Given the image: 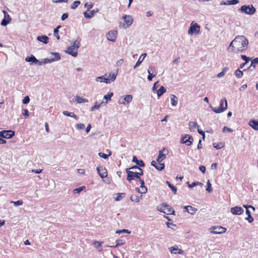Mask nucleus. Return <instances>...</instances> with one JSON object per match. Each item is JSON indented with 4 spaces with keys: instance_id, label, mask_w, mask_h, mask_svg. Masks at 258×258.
<instances>
[{
    "instance_id": "obj_1",
    "label": "nucleus",
    "mask_w": 258,
    "mask_h": 258,
    "mask_svg": "<svg viewBox=\"0 0 258 258\" xmlns=\"http://www.w3.org/2000/svg\"><path fill=\"white\" fill-rule=\"evenodd\" d=\"M248 45L247 39L244 36L236 37L230 43L228 50L236 53L245 51Z\"/></svg>"
},
{
    "instance_id": "obj_2",
    "label": "nucleus",
    "mask_w": 258,
    "mask_h": 258,
    "mask_svg": "<svg viewBox=\"0 0 258 258\" xmlns=\"http://www.w3.org/2000/svg\"><path fill=\"white\" fill-rule=\"evenodd\" d=\"M123 21V22L120 21L119 22V27L121 29H126L130 27L134 22V19L130 15H124L121 18Z\"/></svg>"
},
{
    "instance_id": "obj_3",
    "label": "nucleus",
    "mask_w": 258,
    "mask_h": 258,
    "mask_svg": "<svg viewBox=\"0 0 258 258\" xmlns=\"http://www.w3.org/2000/svg\"><path fill=\"white\" fill-rule=\"evenodd\" d=\"M157 210L158 211L163 212L167 215H169V214L175 215V211L173 209V208L170 207L168 205H167L166 203H163L162 204L158 206L157 208Z\"/></svg>"
},
{
    "instance_id": "obj_4",
    "label": "nucleus",
    "mask_w": 258,
    "mask_h": 258,
    "mask_svg": "<svg viewBox=\"0 0 258 258\" xmlns=\"http://www.w3.org/2000/svg\"><path fill=\"white\" fill-rule=\"evenodd\" d=\"M139 170L140 171V173H136L134 171H130V169H126L125 171L127 174L126 179L131 182L132 180L135 178L137 179L139 176L143 175V171L141 168H139Z\"/></svg>"
},
{
    "instance_id": "obj_5",
    "label": "nucleus",
    "mask_w": 258,
    "mask_h": 258,
    "mask_svg": "<svg viewBox=\"0 0 258 258\" xmlns=\"http://www.w3.org/2000/svg\"><path fill=\"white\" fill-rule=\"evenodd\" d=\"M241 13L252 15L256 12L255 8L252 5H243L239 10Z\"/></svg>"
},
{
    "instance_id": "obj_6",
    "label": "nucleus",
    "mask_w": 258,
    "mask_h": 258,
    "mask_svg": "<svg viewBox=\"0 0 258 258\" xmlns=\"http://www.w3.org/2000/svg\"><path fill=\"white\" fill-rule=\"evenodd\" d=\"M227 108V102L226 98L223 99L220 101V107L218 108L212 107L213 111L216 113H220L224 112Z\"/></svg>"
},
{
    "instance_id": "obj_7",
    "label": "nucleus",
    "mask_w": 258,
    "mask_h": 258,
    "mask_svg": "<svg viewBox=\"0 0 258 258\" xmlns=\"http://www.w3.org/2000/svg\"><path fill=\"white\" fill-rule=\"evenodd\" d=\"M200 31V26L197 23L192 22L188 30V34L189 35L198 34Z\"/></svg>"
},
{
    "instance_id": "obj_8",
    "label": "nucleus",
    "mask_w": 258,
    "mask_h": 258,
    "mask_svg": "<svg viewBox=\"0 0 258 258\" xmlns=\"http://www.w3.org/2000/svg\"><path fill=\"white\" fill-rule=\"evenodd\" d=\"M51 54L53 56H55V58H45L43 59V63L44 64L47 63H50L53 61H57L60 59V55L58 52H51Z\"/></svg>"
},
{
    "instance_id": "obj_9",
    "label": "nucleus",
    "mask_w": 258,
    "mask_h": 258,
    "mask_svg": "<svg viewBox=\"0 0 258 258\" xmlns=\"http://www.w3.org/2000/svg\"><path fill=\"white\" fill-rule=\"evenodd\" d=\"M168 150L164 148L159 151V155L157 158L156 161L158 163H160L165 159L166 155L168 154Z\"/></svg>"
},
{
    "instance_id": "obj_10",
    "label": "nucleus",
    "mask_w": 258,
    "mask_h": 258,
    "mask_svg": "<svg viewBox=\"0 0 258 258\" xmlns=\"http://www.w3.org/2000/svg\"><path fill=\"white\" fill-rule=\"evenodd\" d=\"M211 232L213 234H222L226 231V229L222 226H214L210 228Z\"/></svg>"
},
{
    "instance_id": "obj_11",
    "label": "nucleus",
    "mask_w": 258,
    "mask_h": 258,
    "mask_svg": "<svg viewBox=\"0 0 258 258\" xmlns=\"http://www.w3.org/2000/svg\"><path fill=\"white\" fill-rule=\"evenodd\" d=\"M133 99V97L131 95H127L119 97L118 99V103L124 104L130 103Z\"/></svg>"
},
{
    "instance_id": "obj_12",
    "label": "nucleus",
    "mask_w": 258,
    "mask_h": 258,
    "mask_svg": "<svg viewBox=\"0 0 258 258\" xmlns=\"http://www.w3.org/2000/svg\"><path fill=\"white\" fill-rule=\"evenodd\" d=\"M15 135V132L12 130L3 131L0 132V137L3 138L11 139Z\"/></svg>"
},
{
    "instance_id": "obj_13",
    "label": "nucleus",
    "mask_w": 258,
    "mask_h": 258,
    "mask_svg": "<svg viewBox=\"0 0 258 258\" xmlns=\"http://www.w3.org/2000/svg\"><path fill=\"white\" fill-rule=\"evenodd\" d=\"M117 73H109L108 75L107 74V76L105 77V83L106 84H109L116 79Z\"/></svg>"
},
{
    "instance_id": "obj_14",
    "label": "nucleus",
    "mask_w": 258,
    "mask_h": 258,
    "mask_svg": "<svg viewBox=\"0 0 258 258\" xmlns=\"http://www.w3.org/2000/svg\"><path fill=\"white\" fill-rule=\"evenodd\" d=\"M97 171L100 176L104 178L107 176V171L105 168L103 167L102 166H98L97 167Z\"/></svg>"
},
{
    "instance_id": "obj_15",
    "label": "nucleus",
    "mask_w": 258,
    "mask_h": 258,
    "mask_svg": "<svg viewBox=\"0 0 258 258\" xmlns=\"http://www.w3.org/2000/svg\"><path fill=\"white\" fill-rule=\"evenodd\" d=\"M117 32L116 31L113 30L109 31L107 34V39L108 40L112 42H115L116 39Z\"/></svg>"
},
{
    "instance_id": "obj_16",
    "label": "nucleus",
    "mask_w": 258,
    "mask_h": 258,
    "mask_svg": "<svg viewBox=\"0 0 258 258\" xmlns=\"http://www.w3.org/2000/svg\"><path fill=\"white\" fill-rule=\"evenodd\" d=\"M193 138L191 136L189 135H185L182 137L181 143L185 144L187 146H190L192 144Z\"/></svg>"
},
{
    "instance_id": "obj_17",
    "label": "nucleus",
    "mask_w": 258,
    "mask_h": 258,
    "mask_svg": "<svg viewBox=\"0 0 258 258\" xmlns=\"http://www.w3.org/2000/svg\"><path fill=\"white\" fill-rule=\"evenodd\" d=\"M231 212L235 215H240L243 213L244 209L238 206H236L231 208Z\"/></svg>"
},
{
    "instance_id": "obj_18",
    "label": "nucleus",
    "mask_w": 258,
    "mask_h": 258,
    "mask_svg": "<svg viewBox=\"0 0 258 258\" xmlns=\"http://www.w3.org/2000/svg\"><path fill=\"white\" fill-rule=\"evenodd\" d=\"M248 125L254 130L258 131V120H250L248 122Z\"/></svg>"
},
{
    "instance_id": "obj_19",
    "label": "nucleus",
    "mask_w": 258,
    "mask_h": 258,
    "mask_svg": "<svg viewBox=\"0 0 258 258\" xmlns=\"http://www.w3.org/2000/svg\"><path fill=\"white\" fill-rule=\"evenodd\" d=\"M67 53H68V54L72 55L73 56H74V57H76L78 55V51L77 50H76L74 47H73L72 46H69L68 49H67V50L66 51Z\"/></svg>"
},
{
    "instance_id": "obj_20",
    "label": "nucleus",
    "mask_w": 258,
    "mask_h": 258,
    "mask_svg": "<svg viewBox=\"0 0 258 258\" xmlns=\"http://www.w3.org/2000/svg\"><path fill=\"white\" fill-rule=\"evenodd\" d=\"M169 251L171 253H174V254H183L184 253V251L183 250L178 249V248H175L174 247H171L169 248Z\"/></svg>"
},
{
    "instance_id": "obj_21",
    "label": "nucleus",
    "mask_w": 258,
    "mask_h": 258,
    "mask_svg": "<svg viewBox=\"0 0 258 258\" xmlns=\"http://www.w3.org/2000/svg\"><path fill=\"white\" fill-rule=\"evenodd\" d=\"M184 208L186 209L185 211L191 215H194L198 210L197 209L190 206H184Z\"/></svg>"
},
{
    "instance_id": "obj_22",
    "label": "nucleus",
    "mask_w": 258,
    "mask_h": 258,
    "mask_svg": "<svg viewBox=\"0 0 258 258\" xmlns=\"http://www.w3.org/2000/svg\"><path fill=\"white\" fill-rule=\"evenodd\" d=\"M25 61L27 62H31L32 63H34L35 64L36 62H38V60L32 54L30 56L26 57L25 58Z\"/></svg>"
},
{
    "instance_id": "obj_23",
    "label": "nucleus",
    "mask_w": 258,
    "mask_h": 258,
    "mask_svg": "<svg viewBox=\"0 0 258 258\" xmlns=\"http://www.w3.org/2000/svg\"><path fill=\"white\" fill-rule=\"evenodd\" d=\"M37 39L44 44H47L48 42L49 38L46 35H42L37 37Z\"/></svg>"
},
{
    "instance_id": "obj_24",
    "label": "nucleus",
    "mask_w": 258,
    "mask_h": 258,
    "mask_svg": "<svg viewBox=\"0 0 258 258\" xmlns=\"http://www.w3.org/2000/svg\"><path fill=\"white\" fill-rule=\"evenodd\" d=\"M146 55V53H143L140 56L138 60L137 61V62H136V64L134 67V69H136L140 65V64L142 62Z\"/></svg>"
},
{
    "instance_id": "obj_25",
    "label": "nucleus",
    "mask_w": 258,
    "mask_h": 258,
    "mask_svg": "<svg viewBox=\"0 0 258 258\" xmlns=\"http://www.w3.org/2000/svg\"><path fill=\"white\" fill-rule=\"evenodd\" d=\"M170 99L172 105L176 106L178 103V98L175 95L171 94Z\"/></svg>"
},
{
    "instance_id": "obj_26",
    "label": "nucleus",
    "mask_w": 258,
    "mask_h": 258,
    "mask_svg": "<svg viewBox=\"0 0 258 258\" xmlns=\"http://www.w3.org/2000/svg\"><path fill=\"white\" fill-rule=\"evenodd\" d=\"M132 161L135 162L140 167H144L145 164L142 160H139L136 156H133Z\"/></svg>"
},
{
    "instance_id": "obj_27",
    "label": "nucleus",
    "mask_w": 258,
    "mask_h": 258,
    "mask_svg": "<svg viewBox=\"0 0 258 258\" xmlns=\"http://www.w3.org/2000/svg\"><path fill=\"white\" fill-rule=\"evenodd\" d=\"M96 12H98L97 9L96 11L95 10H93L89 13L84 12V15L86 18L90 19L91 18Z\"/></svg>"
},
{
    "instance_id": "obj_28",
    "label": "nucleus",
    "mask_w": 258,
    "mask_h": 258,
    "mask_svg": "<svg viewBox=\"0 0 258 258\" xmlns=\"http://www.w3.org/2000/svg\"><path fill=\"white\" fill-rule=\"evenodd\" d=\"M239 3L238 0H231V1H227L226 2H222L220 5H236Z\"/></svg>"
},
{
    "instance_id": "obj_29",
    "label": "nucleus",
    "mask_w": 258,
    "mask_h": 258,
    "mask_svg": "<svg viewBox=\"0 0 258 258\" xmlns=\"http://www.w3.org/2000/svg\"><path fill=\"white\" fill-rule=\"evenodd\" d=\"M142 199V196L140 197H139L137 195H132L130 197V200L133 201L135 202L136 203H139L140 201Z\"/></svg>"
},
{
    "instance_id": "obj_30",
    "label": "nucleus",
    "mask_w": 258,
    "mask_h": 258,
    "mask_svg": "<svg viewBox=\"0 0 258 258\" xmlns=\"http://www.w3.org/2000/svg\"><path fill=\"white\" fill-rule=\"evenodd\" d=\"M102 243H103V242L95 241H94L93 245L95 247L98 248V251L99 252H101L103 250L102 248H101V246Z\"/></svg>"
},
{
    "instance_id": "obj_31",
    "label": "nucleus",
    "mask_w": 258,
    "mask_h": 258,
    "mask_svg": "<svg viewBox=\"0 0 258 258\" xmlns=\"http://www.w3.org/2000/svg\"><path fill=\"white\" fill-rule=\"evenodd\" d=\"M166 92V89L164 86H161L157 90V94L158 97L161 96L164 93Z\"/></svg>"
},
{
    "instance_id": "obj_32",
    "label": "nucleus",
    "mask_w": 258,
    "mask_h": 258,
    "mask_svg": "<svg viewBox=\"0 0 258 258\" xmlns=\"http://www.w3.org/2000/svg\"><path fill=\"white\" fill-rule=\"evenodd\" d=\"M197 123L194 121H190L188 124L189 129L191 132H194L196 131V128Z\"/></svg>"
},
{
    "instance_id": "obj_33",
    "label": "nucleus",
    "mask_w": 258,
    "mask_h": 258,
    "mask_svg": "<svg viewBox=\"0 0 258 258\" xmlns=\"http://www.w3.org/2000/svg\"><path fill=\"white\" fill-rule=\"evenodd\" d=\"M62 114L66 116L73 117L75 119H76V120H77L78 119L77 116L76 115H75L74 112H68L67 111H64L62 112Z\"/></svg>"
},
{
    "instance_id": "obj_34",
    "label": "nucleus",
    "mask_w": 258,
    "mask_h": 258,
    "mask_svg": "<svg viewBox=\"0 0 258 258\" xmlns=\"http://www.w3.org/2000/svg\"><path fill=\"white\" fill-rule=\"evenodd\" d=\"M115 195H116V197L114 198L115 201H120L125 197V193H117V194H116Z\"/></svg>"
},
{
    "instance_id": "obj_35",
    "label": "nucleus",
    "mask_w": 258,
    "mask_h": 258,
    "mask_svg": "<svg viewBox=\"0 0 258 258\" xmlns=\"http://www.w3.org/2000/svg\"><path fill=\"white\" fill-rule=\"evenodd\" d=\"M125 243V240L122 239H119L116 240V244L114 246H109L107 245V247H110L112 248H116L117 247L120 245H122Z\"/></svg>"
},
{
    "instance_id": "obj_36",
    "label": "nucleus",
    "mask_w": 258,
    "mask_h": 258,
    "mask_svg": "<svg viewBox=\"0 0 258 258\" xmlns=\"http://www.w3.org/2000/svg\"><path fill=\"white\" fill-rule=\"evenodd\" d=\"M246 71V70H244L243 71H241L240 69H238L235 72V76L238 79L241 78L243 75V72Z\"/></svg>"
},
{
    "instance_id": "obj_37",
    "label": "nucleus",
    "mask_w": 258,
    "mask_h": 258,
    "mask_svg": "<svg viewBox=\"0 0 258 258\" xmlns=\"http://www.w3.org/2000/svg\"><path fill=\"white\" fill-rule=\"evenodd\" d=\"M103 103H104L103 101H102L100 103H98V102H96L95 105L91 107V111H94L96 109H98L100 107L101 105L103 104Z\"/></svg>"
},
{
    "instance_id": "obj_38",
    "label": "nucleus",
    "mask_w": 258,
    "mask_h": 258,
    "mask_svg": "<svg viewBox=\"0 0 258 258\" xmlns=\"http://www.w3.org/2000/svg\"><path fill=\"white\" fill-rule=\"evenodd\" d=\"M76 101L78 103H86V102H88V100L86 99H84L79 96H77L76 97Z\"/></svg>"
},
{
    "instance_id": "obj_39",
    "label": "nucleus",
    "mask_w": 258,
    "mask_h": 258,
    "mask_svg": "<svg viewBox=\"0 0 258 258\" xmlns=\"http://www.w3.org/2000/svg\"><path fill=\"white\" fill-rule=\"evenodd\" d=\"M7 18H8V20H6V17H5V18L2 21L1 23V25L5 26L8 25V24L11 20V18L9 15H7Z\"/></svg>"
},
{
    "instance_id": "obj_40",
    "label": "nucleus",
    "mask_w": 258,
    "mask_h": 258,
    "mask_svg": "<svg viewBox=\"0 0 258 258\" xmlns=\"http://www.w3.org/2000/svg\"><path fill=\"white\" fill-rule=\"evenodd\" d=\"M256 64H258V57L252 60L250 66L248 68V69H250L251 68H253V69H254Z\"/></svg>"
},
{
    "instance_id": "obj_41",
    "label": "nucleus",
    "mask_w": 258,
    "mask_h": 258,
    "mask_svg": "<svg viewBox=\"0 0 258 258\" xmlns=\"http://www.w3.org/2000/svg\"><path fill=\"white\" fill-rule=\"evenodd\" d=\"M229 70V68L228 67H225L223 69V70L221 72H220V73H219L217 76V77L218 78H221L222 77H223L225 73Z\"/></svg>"
},
{
    "instance_id": "obj_42",
    "label": "nucleus",
    "mask_w": 258,
    "mask_h": 258,
    "mask_svg": "<svg viewBox=\"0 0 258 258\" xmlns=\"http://www.w3.org/2000/svg\"><path fill=\"white\" fill-rule=\"evenodd\" d=\"M166 183L168 184V186L170 188V189L172 190L174 194H176L177 192V188L175 186H174L173 184H172L169 181H167Z\"/></svg>"
},
{
    "instance_id": "obj_43",
    "label": "nucleus",
    "mask_w": 258,
    "mask_h": 258,
    "mask_svg": "<svg viewBox=\"0 0 258 258\" xmlns=\"http://www.w3.org/2000/svg\"><path fill=\"white\" fill-rule=\"evenodd\" d=\"M187 184H188V187L189 188H192V187H195V186L198 185H200L201 186L203 185V183H202L201 182H194L191 184H189V182H187Z\"/></svg>"
},
{
    "instance_id": "obj_44",
    "label": "nucleus",
    "mask_w": 258,
    "mask_h": 258,
    "mask_svg": "<svg viewBox=\"0 0 258 258\" xmlns=\"http://www.w3.org/2000/svg\"><path fill=\"white\" fill-rule=\"evenodd\" d=\"M85 188V186H82L79 188H76L73 190V192L75 194H78L80 193L82 191H83Z\"/></svg>"
},
{
    "instance_id": "obj_45",
    "label": "nucleus",
    "mask_w": 258,
    "mask_h": 258,
    "mask_svg": "<svg viewBox=\"0 0 258 258\" xmlns=\"http://www.w3.org/2000/svg\"><path fill=\"white\" fill-rule=\"evenodd\" d=\"M213 147L217 149H222L224 147V144L222 143H215L213 144Z\"/></svg>"
},
{
    "instance_id": "obj_46",
    "label": "nucleus",
    "mask_w": 258,
    "mask_h": 258,
    "mask_svg": "<svg viewBox=\"0 0 258 258\" xmlns=\"http://www.w3.org/2000/svg\"><path fill=\"white\" fill-rule=\"evenodd\" d=\"M148 73L149 74H155L156 73V69L155 67L151 66L149 67V69H148Z\"/></svg>"
},
{
    "instance_id": "obj_47",
    "label": "nucleus",
    "mask_w": 258,
    "mask_h": 258,
    "mask_svg": "<svg viewBox=\"0 0 258 258\" xmlns=\"http://www.w3.org/2000/svg\"><path fill=\"white\" fill-rule=\"evenodd\" d=\"M80 41H79L77 40L74 42V44L71 46L74 47V49L78 51V49L80 47Z\"/></svg>"
},
{
    "instance_id": "obj_48",
    "label": "nucleus",
    "mask_w": 258,
    "mask_h": 258,
    "mask_svg": "<svg viewBox=\"0 0 258 258\" xmlns=\"http://www.w3.org/2000/svg\"><path fill=\"white\" fill-rule=\"evenodd\" d=\"M61 27L60 26H58L54 30V35L56 37L57 40L60 39L59 35H58V29Z\"/></svg>"
},
{
    "instance_id": "obj_49",
    "label": "nucleus",
    "mask_w": 258,
    "mask_h": 258,
    "mask_svg": "<svg viewBox=\"0 0 258 258\" xmlns=\"http://www.w3.org/2000/svg\"><path fill=\"white\" fill-rule=\"evenodd\" d=\"M107 76V74H105L104 75L100 77H97L96 78V81L99 82H104L105 83V77Z\"/></svg>"
},
{
    "instance_id": "obj_50",
    "label": "nucleus",
    "mask_w": 258,
    "mask_h": 258,
    "mask_svg": "<svg viewBox=\"0 0 258 258\" xmlns=\"http://www.w3.org/2000/svg\"><path fill=\"white\" fill-rule=\"evenodd\" d=\"M10 203L13 204L15 206H19L22 205L23 204V202L22 200H18L16 202L11 201Z\"/></svg>"
},
{
    "instance_id": "obj_51",
    "label": "nucleus",
    "mask_w": 258,
    "mask_h": 258,
    "mask_svg": "<svg viewBox=\"0 0 258 258\" xmlns=\"http://www.w3.org/2000/svg\"><path fill=\"white\" fill-rule=\"evenodd\" d=\"M113 96V93L110 92L108 93L107 95H105L104 96V98L106 100L105 103H107L108 100L111 99V97Z\"/></svg>"
},
{
    "instance_id": "obj_52",
    "label": "nucleus",
    "mask_w": 258,
    "mask_h": 258,
    "mask_svg": "<svg viewBox=\"0 0 258 258\" xmlns=\"http://www.w3.org/2000/svg\"><path fill=\"white\" fill-rule=\"evenodd\" d=\"M80 2L79 1H76L74 2L71 7V9H75L76 8H77L78 7V6L80 5Z\"/></svg>"
},
{
    "instance_id": "obj_53",
    "label": "nucleus",
    "mask_w": 258,
    "mask_h": 258,
    "mask_svg": "<svg viewBox=\"0 0 258 258\" xmlns=\"http://www.w3.org/2000/svg\"><path fill=\"white\" fill-rule=\"evenodd\" d=\"M159 163V164L156 165V169H157L159 171L162 170L164 168V167H165L164 164V163H161V162L160 163Z\"/></svg>"
},
{
    "instance_id": "obj_54",
    "label": "nucleus",
    "mask_w": 258,
    "mask_h": 258,
    "mask_svg": "<svg viewBox=\"0 0 258 258\" xmlns=\"http://www.w3.org/2000/svg\"><path fill=\"white\" fill-rule=\"evenodd\" d=\"M206 190L209 193H210L212 191L213 189L212 187V185L210 183L209 181H208L207 182V187L206 188Z\"/></svg>"
},
{
    "instance_id": "obj_55",
    "label": "nucleus",
    "mask_w": 258,
    "mask_h": 258,
    "mask_svg": "<svg viewBox=\"0 0 258 258\" xmlns=\"http://www.w3.org/2000/svg\"><path fill=\"white\" fill-rule=\"evenodd\" d=\"M76 128L77 130H83L85 128V125L83 123H78L76 125Z\"/></svg>"
},
{
    "instance_id": "obj_56",
    "label": "nucleus",
    "mask_w": 258,
    "mask_h": 258,
    "mask_svg": "<svg viewBox=\"0 0 258 258\" xmlns=\"http://www.w3.org/2000/svg\"><path fill=\"white\" fill-rule=\"evenodd\" d=\"M98 155L103 158V159H108L109 156L107 154H105L104 153H101V152H100L98 153Z\"/></svg>"
},
{
    "instance_id": "obj_57",
    "label": "nucleus",
    "mask_w": 258,
    "mask_h": 258,
    "mask_svg": "<svg viewBox=\"0 0 258 258\" xmlns=\"http://www.w3.org/2000/svg\"><path fill=\"white\" fill-rule=\"evenodd\" d=\"M29 101H30V98L28 96H27L25 97L23 99V103L26 104H28L29 102Z\"/></svg>"
},
{
    "instance_id": "obj_58",
    "label": "nucleus",
    "mask_w": 258,
    "mask_h": 258,
    "mask_svg": "<svg viewBox=\"0 0 258 258\" xmlns=\"http://www.w3.org/2000/svg\"><path fill=\"white\" fill-rule=\"evenodd\" d=\"M140 187L141 188L140 194H144L147 192V188L145 185H144V186L143 187Z\"/></svg>"
},
{
    "instance_id": "obj_59",
    "label": "nucleus",
    "mask_w": 258,
    "mask_h": 258,
    "mask_svg": "<svg viewBox=\"0 0 258 258\" xmlns=\"http://www.w3.org/2000/svg\"><path fill=\"white\" fill-rule=\"evenodd\" d=\"M85 7L87 8L88 10H89L90 9H91L93 7V4L91 3H86L85 4Z\"/></svg>"
},
{
    "instance_id": "obj_60",
    "label": "nucleus",
    "mask_w": 258,
    "mask_h": 258,
    "mask_svg": "<svg viewBox=\"0 0 258 258\" xmlns=\"http://www.w3.org/2000/svg\"><path fill=\"white\" fill-rule=\"evenodd\" d=\"M241 57L243 60H245L246 63H247L250 60V58L247 57L246 55H242Z\"/></svg>"
},
{
    "instance_id": "obj_61",
    "label": "nucleus",
    "mask_w": 258,
    "mask_h": 258,
    "mask_svg": "<svg viewBox=\"0 0 258 258\" xmlns=\"http://www.w3.org/2000/svg\"><path fill=\"white\" fill-rule=\"evenodd\" d=\"M138 181L140 182L141 186L140 187H143L144 185H145V182L143 179H141L140 176L137 179Z\"/></svg>"
},
{
    "instance_id": "obj_62",
    "label": "nucleus",
    "mask_w": 258,
    "mask_h": 258,
    "mask_svg": "<svg viewBox=\"0 0 258 258\" xmlns=\"http://www.w3.org/2000/svg\"><path fill=\"white\" fill-rule=\"evenodd\" d=\"M157 73H155V74H149L148 76V80L149 81H151L153 79V78L155 77Z\"/></svg>"
},
{
    "instance_id": "obj_63",
    "label": "nucleus",
    "mask_w": 258,
    "mask_h": 258,
    "mask_svg": "<svg viewBox=\"0 0 258 258\" xmlns=\"http://www.w3.org/2000/svg\"><path fill=\"white\" fill-rule=\"evenodd\" d=\"M245 220L248 221L249 223H251L253 221V218L250 215L247 216V217L245 218Z\"/></svg>"
},
{
    "instance_id": "obj_64",
    "label": "nucleus",
    "mask_w": 258,
    "mask_h": 258,
    "mask_svg": "<svg viewBox=\"0 0 258 258\" xmlns=\"http://www.w3.org/2000/svg\"><path fill=\"white\" fill-rule=\"evenodd\" d=\"M199 169L203 173H205L206 170L205 166L203 165L200 166Z\"/></svg>"
}]
</instances>
